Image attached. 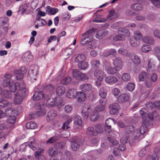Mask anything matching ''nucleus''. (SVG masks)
<instances>
[{
    "instance_id": "obj_23",
    "label": "nucleus",
    "mask_w": 160,
    "mask_h": 160,
    "mask_svg": "<svg viewBox=\"0 0 160 160\" xmlns=\"http://www.w3.org/2000/svg\"><path fill=\"white\" fill-rule=\"evenodd\" d=\"M77 93L75 89H70L67 92V96L69 98H74L75 97L76 95L77 96Z\"/></svg>"
},
{
    "instance_id": "obj_14",
    "label": "nucleus",
    "mask_w": 160,
    "mask_h": 160,
    "mask_svg": "<svg viewBox=\"0 0 160 160\" xmlns=\"http://www.w3.org/2000/svg\"><path fill=\"white\" fill-rule=\"evenodd\" d=\"M94 75L96 79L100 80H102L103 77L105 76L103 71L99 70H95L94 72Z\"/></svg>"
},
{
    "instance_id": "obj_42",
    "label": "nucleus",
    "mask_w": 160,
    "mask_h": 160,
    "mask_svg": "<svg viewBox=\"0 0 160 160\" xmlns=\"http://www.w3.org/2000/svg\"><path fill=\"white\" fill-rule=\"evenodd\" d=\"M119 32H122L126 37H129L130 35L129 31L124 28H123L119 30Z\"/></svg>"
},
{
    "instance_id": "obj_50",
    "label": "nucleus",
    "mask_w": 160,
    "mask_h": 160,
    "mask_svg": "<svg viewBox=\"0 0 160 160\" xmlns=\"http://www.w3.org/2000/svg\"><path fill=\"white\" fill-rule=\"evenodd\" d=\"M71 81V78L68 76L62 79L61 81V83L63 84L67 85L69 84Z\"/></svg>"
},
{
    "instance_id": "obj_41",
    "label": "nucleus",
    "mask_w": 160,
    "mask_h": 160,
    "mask_svg": "<svg viewBox=\"0 0 160 160\" xmlns=\"http://www.w3.org/2000/svg\"><path fill=\"white\" fill-rule=\"evenodd\" d=\"M78 65V68L82 70H85L88 67V63L84 61L79 63Z\"/></svg>"
},
{
    "instance_id": "obj_29",
    "label": "nucleus",
    "mask_w": 160,
    "mask_h": 160,
    "mask_svg": "<svg viewBox=\"0 0 160 160\" xmlns=\"http://www.w3.org/2000/svg\"><path fill=\"white\" fill-rule=\"evenodd\" d=\"M58 10L57 8H52L50 6L47 7L46 12L51 15H54L58 12Z\"/></svg>"
},
{
    "instance_id": "obj_21",
    "label": "nucleus",
    "mask_w": 160,
    "mask_h": 160,
    "mask_svg": "<svg viewBox=\"0 0 160 160\" xmlns=\"http://www.w3.org/2000/svg\"><path fill=\"white\" fill-rule=\"evenodd\" d=\"M129 58L135 64L138 65L140 64L141 62L140 59L138 56L135 53H131V55Z\"/></svg>"
},
{
    "instance_id": "obj_34",
    "label": "nucleus",
    "mask_w": 160,
    "mask_h": 160,
    "mask_svg": "<svg viewBox=\"0 0 160 160\" xmlns=\"http://www.w3.org/2000/svg\"><path fill=\"white\" fill-rule=\"evenodd\" d=\"M152 48L149 45L144 44L141 47V51L144 53L149 52L152 50Z\"/></svg>"
},
{
    "instance_id": "obj_59",
    "label": "nucleus",
    "mask_w": 160,
    "mask_h": 160,
    "mask_svg": "<svg viewBox=\"0 0 160 160\" xmlns=\"http://www.w3.org/2000/svg\"><path fill=\"white\" fill-rule=\"evenodd\" d=\"M120 93L119 89L118 88H114L112 90V93L115 97H117Z\"/></svg>"
},
{
    "instance_id": "obj_43",
    "label": "nucleus",
    "mask_w": 160,
    "mask_h": 160,
    "mask_svg": "<svg viewBox=\"0 0 160 160\" xmlns=\"http://www.w3.org/2000/svg\"><path fill=\"white\" fill-rule=\"evenodd\" d=\"M43 150L40 148H39L38 149L37 151L35 152V156L36 158L38 159L40 156H41L42 158L44 159L45 158V157L43 155H42L41 153L43 152Z\"/></svg>"
},
{
    "instance_id": "obj_28",
    "label": "nucleus",
    "mask_w": 160,
    "mask_h": 160,
    "mask_svg": "<svg viewBox=\"0 0 160 160\" xmlns=\"http://www.w3.org/2000/svg\"><path fill=\"white\" fill-rule=\"evenodd\" d=\"M76 96L78 97V100L79 102L84 101L86 99L85 93L82 91L78 92Z\"/></svg>"
},
{
    "instance_id": "obj_51",
    "label": "nucleus",
    "mask_w": 160,
    "mask_h": 160,
    "mask_svg": "<svg viewBox=\"0 0 160 160\" xmlns=\"http://www.w3.org/2000/svg\"><path fill=\"white\" fill-rule=\"evenodd\" d=\"M142 134L141 132L138 129H136L134 132L133 135L134 139H137L139 138L141 135Z\"/></svg>"
},
{
    "instance_id": "obj_44",
    "label": "nucleus",
    "mask_w": 160,
    "mask_h": 160,
    "mask_svg": "<svg viewBox=\"0 0 160 160\" xmlns=\"http://www.w3.org/2000/svg\"><path fill=\"white\" fill-rule=\"evenodd\" d=\"M36 123L33 122H28L26 125V128L28 129H33L36 127Z\"/></svg>"
},
{
    "instance_id": "obj_55",
    "label": "nucleus",
    "mask_w": 160,
    "mask_h": 160,
    "mask_svg": "<svg viewBox=\"0 0 160 160\" xmlns=\"http://www.w3.org/2000/svg\"><path fill=\"white\" fill-rule=\"evenodd\" d=\"M156 67L155 65L152 63H149L147 71L148 72H152L155 70Z\"/></svg>"
},
{
    "instance_id": "obj_61",
    "label": "nucleus",
    "mask_w": 160,
    "mask_h": 160,
    "mask_svg": "<svg viewBox=\"0 0 160 160\" xmlns=\"http://www.w3.org/2000/svg\"><path fill=\"white\" fill-rule=\"evenodd\" d=\"M127 88L128 91H132L135 88V85L132 83H128L127 85Z\"/></svg>"
},
{
    "instance_id": "obj_56",
    "label": "nucleus",
    "mask_w": 160,
    "mask_h": 160,
    "mask_svg": "<svg viewBox=\"0 0 160 160\" xmlns=\"http://www.w3.org/2000/svg\"><path fill=\"white\" fill-rule=\"evenodd\" d=\"M91 63L92 66L94 68L99 67L100 65V62L97 60H92L91 61Z\"/></svg>"
},
{
    "instance_id": "obj_5",
    "label": "nucleus",
    "mask_w": 160,
    "mask_h": 160,
    "mask_svg": "<svg viewBox=\"0 0 160 160\" xmlns=\"http://www.w3.org/2000/svg\"><path fill=\"white\" fill-rule=\"evenodd\" d=\"M39 68L37 65L31 66L29 70L28 77L31 78V80L34 82L36 80Z\"/></svg>"
},
{
    "instance_id": "obj_11",
    "label": "nucleus",
    "mask_w": 160,
    "mask_h": 160,
    "mask_svg": "<svg viewBox=\"0 0 160 160\" xmlns=\"http://www.w3.org/2000/svg\"><path fill=\"white\" fill-rule=\"evenodd\" d=\"M129 98V96L128 94L122 93L118 96L117 99V101L119 103H123L128 101Z\"/></svg>"
},
{
    "instance_id": "obj_54",
    "label": "nucleus",
    "mask_w": 160,
    "mask_h": 160,
    "mask_svg": "<svg viewBox=\"0 0 160 160\" xmlns=\"http://www.w3.org/2000/svg\"><path fill=\"white\" fill-rule=\"evenodd\" d=\"M16 118L15 116L9 117L7 119V122L8 123L11 124H14L16 120Z\"/></svg>"
},
{
    "instance_id": "obj_12",
    "label": "nucleus",
    "mask_w": 160,
    "mask_h": 160,
    "mask_svg": "<svg viewBox=\"0 0 160 160\" xmlns=\"http://www.w3.org/2000/svg\"><path fill=\"white\" fill-rule=\"evenodd\" d=\"M113 65L115 67L117 68L118 70H121L123 66V62L121 58H116L113 61Z\"/></svg>"
},
{
    "instance_id": "obj_6",
    "label": "nucleus",
    "mask_w": 160,
    "mask_h": 160,
    "mask_svg": "<svg viewBox=\"0 0 160 160\" xmlns=\"http://www.w3.org/2000/svg\"><path fill=\"white\" fill-rule=\"evenodd\" d=\"M84 140L82 138L77 137L73 138L71 144V148L75 151H77L80 146L83 144Z\"/></svg>"
},
{
    "instance_id": "obj_39",
    "label": "nucleus",
    "mask_w": 160,
    "mask_h": 160,
    "mask_svg": "<svg viewBox=\"0 0 160 160\" xmlns=\"http://www.w3.org/2000/svg\"><path fill=\"white\" fill-rule=\"evenodd\" d=\"M118 52L123 55V56H126L128 57H130L131 55V53L129 52L127 50L123 48L120 49L118 50Z\"/></svg>"
},
{
    "instance_id": "obj_33",
    "label": "nucleus",
    "mask_w": 160,
    "mask_h": 160,
    "mask_svg": "<svg viewBox=\"0 0 160 160\" xmlns=\"http://www.w3.org/2000/svg\"><path fill=\"white\" fill-rule=\"evenodd\" d=\"M99 117V115L98 113L94 110L90 116V119L91 121H95L98 119Z\"/></svg>"
},
{
    "instance_id": "obj_30",
    "label": "nucleus",
    "mask_w": 160,
    "mask_h": 160,
    "mask_svg": "<svg viewBox=\"0 0 160 160\" xmlns=\"http://www.w3.org/2000/svg\"><path fill=\"white\" fill-rule=\"evenodd\" d=\"M115 11L113 10H111L109 11V15L107 17L106 20H112L118 17V15L115 13Z\"/></svg>"
},
{
    "instance_id": "obj_10",
    "label": "nucleus",
    "mask_w": 160,
    "mask_h": 160,
    "mask_svg": "<svg viewBox=\"0 0 160 160\" xmlns=\"http://www.w3.org/2000/svg\"><path fill=\"white\" fill-rule=\"evenodd\" d=\"M109 109L111 114H115L118 112L120 107L118 103H115L110 105Z\"/></svg>"
},
{
    "instance_id": "obj_13",
    "label": "nucleus",
    "mask_w": 160,
    "mask_h": 160,
    "mask_svg": "<svg viewBox=\"0 0 160 160\" xmlns=\"http://www.w3.org/2000/svg\"><path fill=\"white\" fill-rule=\"evenodd\" d=\"M11 91H10L7 90H2V89L0 88V94L2 96L3 98H10L12 96V92H14L15 90L13 91H11Z\"/></svg>"
},
{
    "instance_id": "obj_32",
    "label": "nucleus",
    "mask_w": 160,
    "mask_h": 160,
    "mask_svg": "<svg viewBox=\"0 0 160 160\" xmlns=\"http://www.w3.org/2000/svg\"><path fill=\"white\" fill-rule=\"evenodd\" d=\"M30 140L31 141L28 144V147L33 150H36L37 148L35 139L32 138H31Z\"/></svg>"
},
{
    "instance_id": "obj_62",
    "label": "nucleus",
    "mask_w": 160,
    "mask_h": 160,
    "mask_svg": "<svg viewBox=\"0 0 160 160\" xmlns=\"http://www.w3.org/2000/svg\"><path fill=\"white\" fill-rule=\"evenodd\" d=\"M7 23V18L2 17L0 18V27L6 24Z\"/></svg>"
},
{
    "instance_id": "obj_3",
    "label": "nucleus",
    "mask_w": 160,
    "mask_h": 160,
    "mask_svg": "<svg viewBox=\"0 0 160 160\" xmlns=\"http://www.w3.org/2000/svg\"><path fill=\"white\" fill-rule=\"evenodd\" d=\"M5 78H7L4 80L2 82V84L4 87H8V88L11 91H13L15 88L20 89V84L18 82L14 83L12 81H11L9 79L12 77V75L9 73H6L5 75Z\"/></svg>"
},
{
    "instance_id": "obj_8",
    "label": "nucleus",
    "mask_w": 160,
    "mask_h": 160,
    "mask_svg": "<svg viewBox=\"0 0 160 160\" xmlns=\"http://www.w3.org/2000/svg\"><path fill=\"white\" fill-rule=\"evenodd\" d=\"M92 111V107L89 104L85 103L83 104L82 113L84 119H87L88 118L89 114Z\"/></svg>"
},
{
    "instance_id": "obj_26",
    "label": "nucleus",
    "mask_w": 160,
    "mask_h": 160,
    "mask_svg": "<svg viewBox=\"0 0 160 160\" xmlns=\"http://www.w3.org/2000/svg\"><path fill=\"white\" fill-rule=\"evenodd\" d=\"M92 88V86L90 84H83L80 86V89L83 91H87L90 90Z\"/></svg>"
},
{
    "instance_id": "obj_17",
    "label": "nucleus",
    "mask_w": 160,
    "mask_h": 160,
    "mask_svg": "<svg viewBox=\"0 0 160 160\" xmlns=\"http://www.w3.org/2000/svg\"><path fill=\"white\" fill-rule=\"evenodd\" d=\"M129 42L130 45L133 47H137L140 44L139 38H137L135 36L129 38Z\"/></svg>"
},
{
    "instance_id": "obj_19",
    "label": "nucleus",
    "mask_w": 160,
    "mask_h": 160,
    "mask_svg": "<svg viewBox=\"0 0 160 160\" xmlns=\"http://www.w3.org/2000/svg\"><path fill=\"white\" fill-rule=\"evenodd\" d=\"M74 124L78 128H79L82 125V121L80 116L75 115L74 118Z\"/></svg>"
},
{
    "instance_id": "obj_27",
    "label": "nucleus",
    "mask_w": 160,
    "mask_h": 160,
    "mask_svg": "<svg viewBox=\"0 0 160 160\" xmlns=\"http://www.w3.org/2000/svg\"><path fill=\"white\" fill-rule=\"evenodd\" d=\"M92 38H90L89 40L87 42L88 44L87 46V48L88 49H94L96 47V45L94 41L92 40Z\"/></svg>"
},
{
    "instance_id": "obj_7",
    "label": "nucleus",
    "mask_w": 160,
    "mask_h": 160,
    "mask_svg": "<svg viewBox=\"0 0 160 160\" xmlns=\"http://www.w3.org/2000/svg\"><path fill=\"white\" fill-rule=\"evenodd\" d=\"M72 72L73 77L76 80L85 81L88 80V77L87 75L78 69L73 70Z\"/></svg>"
},
{
    "instance_id": "obj_36",
    "label": "nucleus",
    "mask_w": 160,
    "mask_h": 160,
    "mask_svg": "<svg viewBox=\"0 0 160 160\" xmlns=\"http://www.w3.org/2000/svg\"><path fill=\"white\" fill-rule=\"evenodd\" d=\"M117 68L110 67H108L107 69V72L108 73L110 74L113 75L115 74L117 71H119Z\"/></svg>"
},
{
    "instance_id": "obj_49",
    "label": "nucleus",
    "mask_w": 160,
    "mask_h": 160,
    "mask_svg": "<svg viewBox=\"0 0 160 160\" xmlns=\"http://www.w3.org/2000/svg\"><path fill=\"white\" fill-rule=\"evenodd\" d=\"M58 136H54L50 138L46 142L47 144H52L54 143L58 140Z\"/></svg>"
},
{
    "instance_id": "obj_46",
    "label": "nucleus",
    "mask_w": 160,
    "mask_h": 160,
    "mask_svg": "<svg viewBox=\"0 0 160 160\" xmlns=\"http://www.w3.org/2000/svg\"><path fill=\"white\" fill-rule=\"evenodd\" d=\"M138 78L140 81H144L148 78L147 74L144 72H142L140 74Z\"/></svg>"
},
{
    "instance_id": "obj_4",
    "label": "nucleus",
    "mask_w": 160,
    "mask_h": 160,
    "mask_svg": "<svg viewBox=\"0 0 160 160\" xmlns=\"http://www.w3.org/2000/svg\"><path fill=\"white\" fill-rule=\"evenodd\" d=\"M134 129V127L132 125H129L125 127L124 132L126 136H123L121 138L123 143H127L128 142L130 138V134L133 132Z\"/></svg>"
},
{
    "instance_id": "obj_37",
    "label": "nucleus",
    "mask_w": 160,
    "mask_h": 160,
    "mask_svg": "<svg viewBox=\"0 0 160 160\" xmlns=\"http://www.w3.org/2000/svg\"><path fill=\"white\" fill-rule=\"evenodd\" d=\"M142 124L141 126L140 129H138L140 132H141L142 134L143 135L144 133L148 131V128L146 125L149 124L148 123H145L142 122Z\"/></svg>"
},
{
    "instance_id": "obj_18",
    "label": "nucleus",
    "mask_w": 160,
    "mask_h": 160,
    "mask_svg": "<svg viewBox=\"0 0 160 160\" xmlns=\"http://www.w3.org/2000/svg\"><path fill=\"white\" fill-rule=\"evenodd\" d=\"M105 82L108 84H113L116 83L118 81L117 78L114 76H110L105 78Z\"/></svg>"
},
{
    "instance_id": "obj_64",
    "label": "nucleus",
    "mask_w": 160,
    "mask_h": 160,
    "mask_svg": "<svg viewBox=\"0 0 160 160\" xmlns=\"http://www.w3.org/2000/svg\"><path fill=\"white\" fill-rule=\"evenodd\" d=\"M152 4L157 8H160V0H151Z\"/></svg>"
},
{
    "instance_id": "obj_25",
    "label": "nucleus",
    "mask_w": 160,
    "mask_h": 160,
    "mask_svg": "<svg viewBox=\"0 0 160 160\" xmlns=\"http://www.w3.org/2000/svg\"><path fill=\"white\" fill-rule=\"evenodd\" d=\"M56 92L58 96L63 95L65 92V88L62 85L58 86L56 88Z\"/></svg>"
},
{
    "instance_id": "obj_2",
    "label": "nucleus",
    "mask_w": 160,
    "mask_h": 160,
    "mask_svg": "<svg viewBox=\"0 0 160 160\" xmlns=\"http://www.w3.org/2000/svg\"><path fill=\"white\" fill-rule=\"evenodd\" d=\"M139 112L142 117L143 122L149 124L150 120H153L154 118H158L159 120L160 119V116L158 115L156 111L149 113L147 109L145 108H142L141 109Z\"/></svg>"
},
{
    "instance_id": "obj_15",
    "label": "nucleus",
    "mask_w": 160,
    "mask_h": 160,
    "mask_svg": "<svg viewBox=\"0 0 160 160\" xmlns=\"http://www.w3.org/2000/svg\"><path fill=\"white\" fill-rule=\"evenodd\" d=\"M142 40L145 43L149 45H153L155 43L154 39L152 37L150 36H144L142 38Z\"/></svg>"
},
{
    "instance_id": "obj_22",
    "label": "nucleus",
    "mask_w": 160,
    "mask_h": 160,
    "mask_svg": "<svg viewBox=\"0 0 160 160\" xmlns=\"http://www.w3.org/2000/svg\"><path fill=\"white\" fill-rule=\"evenodd\" d=\"M43 97L44 94L42 92L35 91L33 95L32 99L34 100H38L43 98Z\"/></svg>"
},
{
    "instance_id": "obj_58",
    "label": "nucleus",
    "mask_w": 160,
    "mask_h": 160,
    "mask_svg": "<svg viewBox=\"0 0 160 160\" xmlns=\"http://www.w3.org/2000/svg\"><path fill=\"white\" fill-rule=\"evenodd\" d=\"M9 104L8 102V100L4 99H2L0 101V107L2 108L5 107L7 106Z\"/></svg>"
},
{
    "instance_id": "obj_48",
    "label": "nucleus",
    "mask_w": 160,
    "mask_h": 160,
    "mask_svg": "<svg viewBox=\"0 0 160 160\" xmlns=\"http://www.w3.org/2000/svg\"><path fill=\"white\" fill-rule=\"evenodd\" d=\"M153 53L157 57L160 56V47L158 46H156L153 48Z\"/></svg>"
},
{
    "instance_id": "obj_31",
    "label": "nucleus",
    "mask_w": 160,
    "mask_h": 160,
    "mask_svg": "<svg viewBox=\"0 0 160 160\" xmlns=\"http://www.w3.org/2000/svg\"><path fill=\"white\" fill-rule=\"evenodd\" d=\"M56 99L53 98L49 99L47 101L46 105L49 108H50L56 105Z\"/></svg>"
},
{
    "instance_id": "obj_60",
    "label": "nucleus",
    "mask_w": 160,
    "mask_h": 160,
    "mask_svg": "<svg viewBox=\"0 0 160 160\" xmlns=\"http://www.w3.org/2000/svg\"><path fill=\"white\" fill-rule=\"evenodd\" d=\"M105 109L104 106L103 105H99L97 106L95 108V110L98 113L99 112L104 111Z\"/></svg>"
},
{
    "instance_id": "obj_40",
    "label": "nucleus",
    "mask_w": 160,
    "mask_h": 160,
    "mask_svg": "<svg viewBox=\"0 0 160 160\" xmlns=\"http://www.w3.org/2000/svg\"><path fill=\"white\" fill-rule=\"evenodd\" d=\"M126 39V37L122 34H119L114 36L113 39L115 41H124Z\"/></svg>"
},
{
    "instance_id": "obj_35",
    "label": "nucleus",
    "mask_w": 160,
    "mask_h": 160,
    "mask_svg": "<svg viewBox=\"0 0 160 160\" xmlns=\"http://www.w3.org/2000/svg\"><path fill=\"white\" fill-rule=\"evenodd\" d=\"M87 135L89 136L93 135L95 136L97 135V132H95L94 129L92 127H89L86 130Z\"/></svg>"
},
{
    "instance_id": "obj_16",
    "label": "nucleus",
    "mask_w": 160,
    "mask_h": 160,
    "mask_svg": "<svg viewBox=\"0 0 160 160\" xmlns=\"http://www.w3.org/2000/svg\"><path fill=\"white\" fill-rule=\"evenodd\" d=\"M108 33V32L107 30L102 29L98 31L96 34L95 36L98 39H101L107 35Z\"/></svg>"
},
{
    "instance_id": "obj_20",
    "label": "nucleus",
    "mask_w": 160,
    "mask_h": 160,
    "mask_svg": "<svg viewBox=\"0 0 160 160\" xmlns=\"http://www.w3.org/2000/svg\"><path fill=\"white\" fill-rule=\"evenodd\" d=\"M56 111L54 110H51L49 111L47 115V120L49 122L53 120L57 116Z\"/></svg>"
},
{
    "instance_id": "obj_52",
    "label": "nucleus",
    "mask_w": 160,
    "mask_h": 160,
    "mask_svg": "<svg viewBox=\"0 0 160 160\" xmlns=\"http://www.w3.org/2000/svg\"><path fill=\"white\" fill-rule=\"evenodd\" d=\"M115 123V122L114 119L113 118H109L107 119L106 120L105 125L106 126H110L112 124H114Z\"/></svg>"
},
{
    "instance_id": "obj_24",
    "label": "nucleus",
    "mask_w": 160,
    "mask_h": 160,
    "mask_svg": "<svg viewBox=\"0 0 160 160\" xmlns=\"http://www.w3.org/2000/svg\"><path fill=\"white\" fill-rule=\"evenodd\" d=\"M32 56L29 52H25L22 56V59L23 61L28 62L32 58Z\"/></svg>"
},
{
    "instance_id": "obj_53",
    "label": "nucleus",
    "mask_w": 160,
    "mask_h": 160,
    "mask_svg": "<svg viewBox=\"0 0 160 160\" xmlns=\"http://www.w3.org/2000/svg\"><path fill=\"white\" fill-rule=\"evenodd\" d=\"M131 8L135 10H141L143 9V7L142 5L139 4H135L131 5Z\"/></svg>"
},
{
    "instance_id": "obj_57",
    "label": "nucleus",
    "mask_w": 160,
    "mask_h": 160,
    "mask_svg": "<svg viewBox=\"0 0 160 160\" xmlns=\"http://www.w3.org/2000/svg\"><path fill=\"white\" fill-rule=\"evenodd\" d=\"M95 129L96 130V132L97 133H101L103 131V129L102 126L100 125H97L95 127Z\"/></svg>"
},
{
    "instance_id": "obj_45",
    "label": "nucleus",
    "mask_w": 160,
    "mask_h": 160,
    "mask_svg": "<svg viewBox=\"0 0 160 160\" xmlns=\"http://www.w3.org/2000/svg\"><path fill=\"white\" fill-rule=\"evenodd\" d=\"M122 78L123 81L128 82L130 81L131 77L129 73H125L122 75Z\"/></svg>"
},
{
    "instance_id": "obj_9",
    "label": "nucleus",
    "mask_w": 160,
    "mask_h": 160,
    "mask_svg": "<svg viewBox=\"0 0 160 160\" xmlns=\"http://www.w3.org/2000/svg\"><path fill=\"white\" fill-rule=\"evenodd\" d=\"M95 31V29L92 28L91 29H90L87 31L85 32L82 34V37H84L86 36L85 37H83L81 39L80 42V44L82 45H84L86 44L88 42L89 40H86L85 41L86 39H88L90 38V36H92L94 34V32Z\"/></svg>"
},
{
    "instance_id": "obj_47",
    "label": "nucleus",
    "mask_w": 160,
    "mask_h": 160,
    "mask_svg": "<svg viewBox=\"0 0 160 160\" xmlns=\"http://www.w3.org/2000/svg\"><path fill=\"white\" fill-rule=\"evenodd\" d=\"M149 149V146H145L144 148L142 149L141 150L139 153V154L140 157H142L144 155H145L148 151Z\"/></svg>"
},
{
    "instance_id": "obj_63",
    "label": "nucleus",
    "mask_w": 160,
    "mask_h": 160,
    "mask_svg": "<svg viewBox=\"0 0 160 160\" xmlns=\"http://www.w3.org/2000/svg\"><path fill=\"white\" fill-rule=\"evenodd\" d=\"M57 152L52 148H49L48 151V153L50 156H52L57 153Z\"/></svg>"
},
{
    "instance_id": "obj_1",
    "label": "nucleus",
    "mask_w": 160,
    "mask_h": 160,
    "mask_svg": "<svg viewBox=\"0 0 160 160\" xmlns=\"http://www.w3.org/2000/svg\"><path fill=\"white\" fill-rule=\"evenodd\" d=\"M20 84V88H15L14 94L15 95L14 102L17 104L20 103L25 97L28 92L24 83L22 82Z\"/></svg>"
},
{
    "instance_id": "obj_38",
    "label": "nucleus",
    "mask_w": 160,
    "mask_h": 160,
    "mask_svg": "<svg viewBox=\"0 0 160 160\" xmlns=\"http://www.w3.org/2000/svg\"><path fill=\"white\" fill-rule=\"evenodd\" d=\"M85 55L84 54H81L76 57L75 59V61L76 62L80 63L84 61L85 60Z\"/></svg>"
}]
</instances>
